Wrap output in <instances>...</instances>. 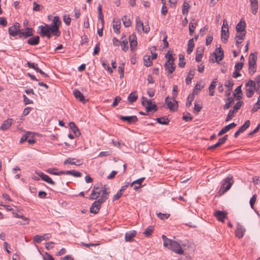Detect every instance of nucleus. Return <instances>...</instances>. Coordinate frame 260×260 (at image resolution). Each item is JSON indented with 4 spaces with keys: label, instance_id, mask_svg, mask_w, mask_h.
Segmentation results:
<instances>
[{
    "label": "nucleus",
    "instance_id": "nucleus-63",
    "mask_svg": "<svg viewBox=\"0 0 260 260\" xmlns=\"http://www.w3.org/2000/svg\"><path fill=\"white\" fill-rule=\"evenodd\" d=\"M249 73L253 75L256 71V66H249L248 67Z\"/></svg>",
    "mask_w": 260,
    "mask_h": 260
},
{
    "label": "nucleus",
    "instance_id": "nucleus-26",
    "mask_svg": "<svg viewBox=\"0 0 260 260\" xmlns=\"http://www.w3.org/2000/svg\"><path fill=\"white\" fill-rule=\"evenodd\" d=\"M136 29L138 32H141L142 28H143L144 24L139 17H137L136 18Z\"/></svg>",
    "mask_w": 260,
    "mask_h": 260
},
{
    "label": "nucleus",
    "instance_id": "nucleus-33",
    "mask_svg": "<svg viewBox=\"0 0 260 260\" xmlns=\"http://www.w3.org/2000/svg\"><path fill=\"white\" fill-rule=\"evenodd\" d=\"M180 245L182 249L183 250V254L185 251L188 250L191 246L190 243L188 241L181 242Z\"/></svg>",
    "mask_w": 260,
    "mask_h": 260
},
{
    "label": "nucleus",
    "instance_id": "nucleus-56",
    "mask_svg": "<svg viewBox=\"0 0 260 260\" xmlns=\"http://www.w3.org/2000/svg\"><path fill=\"white\" fill-rule=\"evenodd\" d=\"M151 101L148 100L146 98L142 97V104L146 107L149 105H151Z\"/></svg>",
    "mask_w": 260,
    "mask_h": 260
},
{
    "label": "nucleus",
    "instance_id": "nucleus-7",
    "mask_svg": "<svg viewBox=\"0 0 260 260\" xmlns=\"http://www.w3.org/2000/svg\"><path fill=\"white\" fill-rule=\"evenodd\" d=\"M213 54L215 56V60L214 61L213 59H212V62H218L219 61L221 60L223 58V52L221 50V47H219V48H217L215 50V51L213 53Z\"/></svg>",
    "mask_w": 260,
    "mask_h": 260
},
{
    "label": "nucleus",
    "instance_id": "nucleus-16",
    "mask_svg": "<svg viewBox=\"0 0 260 260\" xmlns=\"http://www.w3.org/2000/svg\"><path fill=\"white\" fill-rule=\"evenodd\" d=\"M38 175L43 180L46 181V182L53 185L55 184V182L53 181L50 177H49L48 175L44 174L43 173H38Z\"/></svg>",
    "mask_w": 260,
    "mask_h": 260
},
{
    "label": "nucleus",
    "instance_id": "nucleus-19",
    "mask_svg": "<svg viewBox=\"0 0 260 260\" xmlns=\"http://www.w3.org/2000/svg\"><path fill=\"white\" fill-rule=\"evenodd\" d=\"M229 36V27H226V29L221 28V40L224 43H226Z\"/></svg>",
    "mask_w": 260,
    "mask_h": 260
},
{
    "label": "nucleus",
    "instance_id": "nucleus-45",
    "mask_svg": "<svg viewBox=\"0 0 260 260\" xmlns=\"http://www.w3.org/2000/svg\"><path fill=\"white\" fill-rule=\"evenodd\" d=\"M32 134V133H31L30 132H27L25 134L23 135L22 136V137L20 140V143H23V142L27 141L28 138H29L30 136Z\"/></svg>",
    "mask_w": 260,
    "mask_h": 260
},
{
    "label": "nucleus",
    "instance_id": "nucleus-59",
    "mask_svg": "<svg viewBox=\"0 0 260 260\" xmlns=\"http://www.w3.org/2000/svg\"><path fill=\"white\" fill-rule=\"evenodd\" d=\"M42 238L43 237L41 235H36L33 238L34 242L40 243L43 241Z\"/></svg>",
    "mask_w": 260,
    "mask_h": 260
},
{
    "label": "nucleus",
    "instance_id": "nucleus-8",
    "mask_svg": "<svg viewBox=\"0 0 260 260\" xmlns=\"http://www.w3.org/2000/svg\"><path fill=\"white\" fill-rule=\"evenodd\" d=\"M130 48L132 51H134L137 46V37L135 34H133L129 37Z\"/></svg>",
    "mask_w": 260,
    "mask_h": 260
},
{
    "label": "nucleus",
    "instance_id": "nucleus-25",
    "mask_svg": "<svg viewBox=\"0 0 260 260\" xmlns=\"http://www.w3.org/2000/svg\"><path fill=\"white\" fill-rule=\"evenodd\" d=\"M257 59V56L254 53H251L249 55V61H248V66H256V61Z\"/></svg>",
    "mask_w": 260,
    "mask_h": 260
},
{
    "label": "nucleus",
    "instance_id": "nucleus-40",
    "mask_svg": "<svg viewBox=\"0 0 260 260\" xmlns=\"http://www.w3.org/2000/svg\"><path fill=\"white\" fill-rule=\"evenodd\" d=\"M125 190V186H122L121 189L117 192L113 198V201L118 200L122 196L123 191Z\"/></svg>",
    "mask_w": 260,
    "mask_h": 260
},
{
    "label": "nucleus",
    "instance_id": "nucleus-62",
    "mask_svg": "<svg viewBox=\"0 0 260 260\" xmlns=\"http://www.w3.org/2000/svg\"><path fill=\"white\" fill-rule=\"evenodd\" d=\"M255 84L257 85V89H256V92H259V90H260V75L257 76L255 79Z\"/></svg>",
    "mask_w": 260,
    "mask_h": 260
},
{
    "label": "nucleus",
    "instance_id": "nucleus-11",
    "mask_svg": "<svg viewBox=\"0 0 260 260\" xmlns=\"http://www.w3.org/2000/svg\"><path fill=\"white\" fill-rule=\"evenodd\" d=\"M174 102L175 104L173 103L171 101L169 100V97L167 96L165 99V102L169 109L174 112L177 110V102L176 100H174Z\"/></svg>",
    "mask_w": 260,
    "mask_h": 260
},
{
    "label": "nucleus",
    "instance_id": "nucleus-50",
    "mask_svg": "<svg viewBox=\"0 0 260 260\" xmlns=\"http://www.w3.org/2000/svg\"><path fill=\"white\" fill-rule=\"evenodd\" d=\"M124 64L122 63L121 65H120L118 68V71L120 74V78L121 79L124 77Z\"/></svg>",
    "mask_w": 260,
    "mask_h": 260
},
{
    "label": "nucleus",
    "instance_id": "nucleus-18",
    "mask_svg": "<svg viewBox=\"0 0 260 260\" xmlns=\"http://www.w3.org/2000/svg\"><path fill=\"white\" fill-rule=\"evenodd\" d=\"M13 119L11 118L8 119L7 120L4 121L2 123L0 129L3 131H6L8 129L13 123Z\"/></svg>",
    "mask_w": 260,
    "mask_h": 260
},
{
    "label": "nucleus",
    "instance_id": "nucleus-37",
    "mask_svg": "<svg viewBox=\"0 0 260 260\" xmlns=\"http://www.w3.org/2000/svg\"><path fill=\"white\" fill-rule=\"evenodd\" d=\"M138 98V96L137 94V92H133L131 93L129 96H128L127 100L128 101L131 103H133L135 102Z\"/></svg>",
    "mask_w": 260,
    "mask_h": 260
},
{
    "label": "nucleus",
    "instance_id": "nucleus-9",
    "mask_svg": "<svg viewBox=\"0 0 260 260\" xmlns=\"http://www.w3.org/2000/svg\"><path fill=\"white\" fill-rule=\"evenodd\" d=\"M245 232V228L240 224L238 223L237 224V228L235 231V235L237 237L240 239L242 238Z\"/></svg>",
    "mask_w": 260,
    "mask_h": 260
},
{
    "label": "nucleus",
    "instance_id": "nucleus-44",
    "mask_svg": "<svg viewBox=\"0 0 260 260\" xmlns=\"http://www.w3.org/2000/svg\"><path fill=\"white\" fill-rule=\"evenodd\" d=\"M122 20L124 25L125 27H129V26H131V21L129 18H127V17L126 16H124L122 18Z\"/></svg>",
    "mask_w": 260,
    "mask_h": 260
},
{
    "label": "nucleus",
    "instance_id": "nucleus-47",
    "mask_svg": "<svg viewBox=\"0 0 260 260\" xmlns=\"http://www.w3.org/2000/svg\"><path fill=\"white\" fill-rule=\"evenodd\" d=\"M197 26V23H192L190 22L189 24V34L190 35H192L193 32L194 31V29L196 28Z\"/></svg>",
    "mask_w": 260,
    "mask_h": 260
},
{
    "label": "nucleus",
    "instance_id": "nucleus-6",
    "mask_svg": "<svg viewBox=\"0 0 260 260\" xmlns=\"http://www.w3.org/2000/svg\"><path fill=\"white\" fill-rule=\"evenodd\" d=\"M19 36L20 38L24 37L25 38H27L29 37L33 36L32 29L31 28H26V30H24L23 29H20L19 32Z\"/></svg>",
    "mask_w": 260,
    "mask_h": 260
},
{
    "label": "nucleus",
    "instance_id": "nucleus-48",
    "mask_svg": "<svg viewBox=\"0 0 260 260\" xmlns=\"http://www.w3.org/2000/svg\"><path fill=\"white\" fill-rule=\"evenodd\" d=\"M27 65L29 68L33 69L37 72L39 70V68L38 67V64H37V63H32L29 61H28L27 62Z\"/></svg>",
    "mask_w": 260,
    "mask_h": 260
},
{
    "label": "nucleus",
    "instance_id": "nucleus-55",
    "mask_svg": "<svg viewBox=\"0 0 260 260\" xmlns=\"http://www.w3.org/2000/svg\"><path fill=\"white\" fill-rule=\"evenodd\" d=\"M113 28L114 29V32L118 34L120 32V23H115L113 25Z\"/></svg>",
    "mask_w": 260,
    "mask_h": 260
},
{
    "label": "nucleus",
    "instance_id": "nucleus-17",
    "mask_svg": "<svg viewBox=\"0 0 260 260\" xmlns=\"http://www.w3.org/2000/svg\"><path fill=\"white\" fill-rule=\"evenodd\" d=\"M144 180V178H141L140 179H138L134 181H133L131 184V186L133 187L134 186V189L135 190H137L138 188H140L142 187V183L143 182V180Z\"/></svg>",
    "mask_w": 260,
    "mask_h": 260
},
{
    "label": "nucleus",
    "instance_id": "nucleus-61",
    "mask_svg": "<svg viewBox=\"0 0 260 260\" xmlns=\"http://www.w3.org/2000/svg\"><path fill=\"white\" fill-rule=\"evenodd\" d=\"M102 65L103 67L106 69L109 73H112L113 72L112 69L109 67L108 63H107L106 61L102 62Z\"/></svg>",
    "mask_w": 260,
    "mask_h": 260
},
{
    "label": "nucleus",
    "instance_id": "nucleus-12",
    "mask_svg": "<svg viewBox=\"0 0 260 260\" xmlns=\"http://www.w3.org/2000/svg\"><path fill=\"white\" fill-rule=\"evenodd\" d=\"M119 118L123 120L126 121L129 124L135 123L138 121V118L136 116H119Z\"/></svg>",
    "mask_w": 260,
    "mask_h": 260
},
{
    "label": "nucleus",
    "instance_id": "nucleus-5",
    "mask_svg": "<svg viewBox=\"0 0 260 260\" xmlns=\"http://www.w3.org/2000/svg\"><path fill=\"white\" fill-rule=\"evenodd\" d=\"M20 31V25L18 23H16L15 25L9 28V34L13 37L19 34Z\"/></svg>",
    "mask_w": 260,
    "mask_h": 260
},
{
    "label": "nucleus",
    "instance_id": "nucleus-2",
    "mask_svg": "<svg viewBox=\"0 0 260 260\" xmlns=\"http://www.w3.org/2000/svg\"><path fill=\"white\" fill-rule=\"evenodd\" d=\"M162 239L164 241V246L174 251L178 254H183V250L180 244L174 240L168 238L166 236L162 235Z\"/></svg>",
    "mask_w": 260,
    "mask_h": 260
},
{
    "label": "nucleus",
    "instance_id": "nucleus-21",
    "mask_svg": "<svg viewBox=\"0 0 260 260\" xmlns=\"http://www.w3.org/2000/svg\"><path fill=\"white\" fill-rule=\"evenodd\" d=\"M69 125L76 137H79L80 135V131L74 122H70Z\"/></svg>",
    "mask_w": 260,
    "mask_h": 260
},
{
    "label": "nucleus",
    "instance_id": "nucleus-23",
    "mask_svg": "<svg viewBox=\"0 0 260 260\" xmlns=\"http://www.w3.org/2000/svg\"><path fill=\"white\" fill-rule=\"evenodd\" d=\"M40 42V37L38 36L31 37L27 40V43L32 46L38 45Z\"/></svg>",
    "mask_w": 260,
    "mask_h": 260
},
{
    "label": "nucleus",
    "instance_id": "nucleus-52",
    "mask_svg": "<svg viewBox=\"0 0 260 260\" xmlns=\"http://www.w3.org/2000/svg\"><path fill=\"white\" fill-rule=\"evenodd\" d=\"M234 85V82L232 80L226 81L225 82L224 85L228 88V91H231L232 89V87Z\"/></svg>",
    "mask_w": 260,
    "mask_h": 260
},
{
    "label": "nucleus",
    "instance_id": "nucleus-49",
    "mask_svg": "<svg viewBox=\"0 0 260 260\" xmlns=\"http://www.w3.org/2000/svg\"><path fill=\"white\" fill-rule=\"evenodd\" d=\"M237 125V124L234 123V122H232L231 123H230V124L224 126L223 128V129L224 130V131L225 132V133L228 132L229 131H230L231 129L235 127Z\"/></svg>",
    "mask_w": 260,
    "mask_h": 260
},
{
    "label": "nucleus",
    "instance_id": "nucleus-22",
    "mask_svg": "<svg viewBox=\"0 0 260 260\" xmlns=\"http://www.w3.org/2000/svg\"><path fill=\"white\" fill-rule=\"evenodd\" d=\"M252 13L255 14L258 10V1L257 0H249Z\"/></svg>",
    "mask_w": 260,
    "mask_h": 260
},
{
    "label": "nucleus",
    "instance_id": "nucleus-3",
    "mask_svg": "<svg viewBox=\"0 0 260 260\" xmlns=\"http://www.w3.org/2000/svg\"><path fill=\"white\" fill-rule=\"evenodd\" d=\"M233 183L234 180L233 176H228L222 181V185L219 191V193H220L221 194L224 193L226 191H227L231 188Z\"/></svg>",
    "mask_w": 260,
    "mask_h": 260
},
{
    "label": "nucleus",
    "instance_id": "nucleus-42",
    "mask_svg": "<svg viewBox=\"0 0 260 260\" xmlns=\"http://www.w3.org/2000/svg\"><path fill=\"white\" fill-rule=\"evenodd\" d=\"M153 231V226H149L147 227L145 230L144 232H143V234L146 237H149L151 235Z\"/></svg>",
    "mask_w": 260,
    "mask_h": 260
},
{
    "label": "nucleus",
    "instance_id": "nucleus-1",
    "mask_svg": "<svg viewBox=\"0 0 260 260\" xmlns=\"http://www.w3.org/2000/svg\"><path fill=\"white\" fill-rule=\"evenodd\" d=\"M59 17L57 16H54L52 22L50 24H45L39 26V29L40 30V34L41 37H47L48 39L51 37V34L56 37L60 36V32L59 30V27L60 24Z\"/></svg>",
    "mask_w": 260,
    "mask_h": 260
},
{
    "label": "nucleus",
    "instance_id": "nucleus-51",
    "mask_svg": "<svg viewBox=\"0 0 260 260\" xmlns=\"http://www.w3.org/2000/svg\"><path fill=\"white\" fill-rule=\"evenodd\" d=\"M120 44L122 48V50L124 52H126L128 49L127 41H122L120 43Z\"/></svg>",
    "mask_w": 260,
    "mask_h": 260
},
{
    "label": "nucleus",
    "instance_id": "nucleus-27",
    "mask_svg": "<svg viewBox=\"0 0 260 260\" xmlns=\"http://www.w3.org/2000/svg\"><path fill=\"white\" fill-rule=\"evenodd\" d=\"M194 72H195L194 69L193 70H190L189 71V72L188 73V75L186 78V84L187 85H189L191 83V80L192 79V78L194 77Z\"/></svg>",
    "mask_w": 260,
    "mask_h": 260
},
{
    "label": "nucleus",
    "instance_id": "nucleus-20",
    "mask_svg": "<svg viewBox=\"0 0 260 260\" xmlns=\"http://www.w3.org/2000/svg\"><path fill=\"white\" fill-rule=\"evenodd\" d=\"M246 24L245 21L241 20L236 25V30L238 32H246L245 31Z\"/></svg>",
    "mask_w": 260,
    "mask_h": 260
},
{
    "label": "nucleus",
    "instance_id": "nucleus-35",
    "mask_svg": "<svg viewBox=\"0 0 260 260\" xmlns=\"http://www.w3.org/2000/svg\"><path fill=\"white\" fill-rule=\"evenodd\" d=\"M144 65L147 67H149L152 66V59L151 58L150 56L149 55H145L143 58Z\"/></svg>",
    "mask_w": 260,
    "mask_h": 260
},
{
    "label": "nucleus",
    "instance_id": "nucleus-36",
    "mask_svg": "<svg viewBox=\"0 0 260 260\" xmlns=\"http://www.w3.org/2000/svg\"><path fill=\"white\" fill-rule=\"evenodd\" d=\"M245 34L246 32H240V34L236 36L235 38L237 39V44H241L242 42V41L244 39Z\"/></svg>",
    "mask_w": 260,
    "mask_h": 260
},
{
    "label": "nucleus",
    "instance_id": "nucleus-10",
    "mask_svg": "<svg viewBox=\"0 0 260 260\" xmlns=\"http://www.w3.org/2000/svg\"><path fill=\"white\" fill-rule=\"evenodd\" d=\"M214 216L218 221L223 222L224 219L227 217V213L226 212L217 210L214 212Z\"/></svg>",
    "mask_w": 260,
    "mask_h": 260
},
{
    "label": "nucleus",
    "instance_id": "nucleus-64",
    "mask_svg": "<svg viewBox=\"0 0 260 260\" xmlns=\"http://www.w3.org/2000/svg\"><path fill=\"white\" fill-rule=\"evenodd\" d=\"M260 109V103L257 102L254 105L251 111L252 113L256 112L258 109Z\"/></svg>",
    "mask_w": 260,
    "mask_h": 260
},
{
    "label": "nucleus",
    "instance_id": "nucleus-58",
    "mask_svg": "<svg viewBox=\"0 0 260 260\" xmlns=\"http://www.w3.org/2000/svg\"><path fill=\"white\" fill-rule=\"evenodd\" d=\"M165 57L167 59V62H172L175 61V58L172 56V54H170L169 52L166 54Z\"/></svg>",
    "mask_w": 260,
    "mask_h": 260
},
{
    "label": "nucleus",
    "instance_id": "nucleus-31",
    "mask_svg": "<svg viewBox=\"0 0 260 260\" xmlns=\"http://www.w3.org/2000/svg\"><path fill=\"white\" fill-rule=\"evenodd\" d=\"M217 82V79H214L209 87V95L211 96L214 95V89L215 88L216 83Z\"/></svg>",
    "mask_w": 260,
    "mask_h": 260
},
{
    "label": "nucleus",
    "instance_id": "nucleus-24",
    "mask_svg": "<svg viewBox=\"0 0 260 260\" xmlns=\"http://www.w3.org/2000/svg\"><path fill=\"white\" fill-rule=\"evenodd\" d=\"M75 158H68L67 159H66L64 161V164L66 165L68 164H71V165H75L77 166H80L82 164V162L81 160H77L76 161H74L73 160H75Z\"/></svg>",
    "mask_w": 260,
    "mask_h": 260
},
{
    "label": "nucleus",
    "instance_id": "nucleus-4",
    "mask_svg": "<svg viewBox=\"0 0 260 260\" xmlns=\"http://www.w3.org/2000/svg\"><path fill=\"white\" fill-rule=\"evenodd\" d=\"M103 190V186L101 184H95L93 187V189L89 197V199L91 200L97 199Z\"/></svg>",
    "mask_w": 260,
    "mask_h": 260
},
{
    "label": "nucleus",
    "instance_id": "nucleus-14",
    "mask_svg": "<svg viewBox=\"0 0 260 260\" xmlns=\"http://www.w3.org/2000/svg\"><path fill=\"white\" fill-rule=\"evenodd\" d=\"M137 232L136 231H131L125 233V240L126 242H132L136 237Z\"/></svg>",
    "mask_w": 260,
    "mask_h": 260
},
{
    "label": "nucleus",
    "instance_id": "nucleus-53",
    "mask_svg": "<svg viewBox=\"0 0 260 260\" xmlns=\"http://www.w3.org/2000/svg\"><path fill=\"white\" fill-rule=\"evenodd\" d=\"M255 85H256L255 81L252 80H249L246 83V87H252L253 88H255Z\"/></svg>",
    "mask_w": 260,
    "mask_h": 260
},
{
    "label": "nucleus",
    "instance_id": "nucleus-60",
    "mask_svg": "<svg viewBox=\"0 0 260 260\" xmlns=\"http://www.w3.org/2000/svg\"><path fill=\"white\" fill-rule=\"evenodd\" d=\"M228 135H225L223 137L220 138L217 142L219 146L223 144L228 139Z\"/></svg>",
    "mask_w": 260,
    "mask_h": 260
},
{
    "label": "nucleus",
    "instance_id": "nucleus-41",
    "mask_svg": "<svg viewBox=\"0 0 260 260\" xmlns=\"http://www.w3.org/2000/svg\"><path fill=\"white\" fill-rule=\"evenodd\" d=\"M250 122L249 120H246L245 123L239 128V130L243 133L244 132L247 128H248L250 125Z\"/></svg>",
    "mask_w": 260,
    "mask_h": 260
},
{
    "label": "nucleus",
    "instance_id": "nucleus-32",
    "mask_svg": "<svg viewBox=\"0 0 260 260\" xmlns=\"http://www.w3.org/2000/svg\"><path fill=\"white\" fill-rule=\"evenodd\" d=\"M194 46L193 39H190L188 42L187 53L188 54H190L193 51Z\"/></svg>",
    "mask_w": 260,
    "mask_h": 260
},
{
    "label": "nucleus",
    "instance_id": "nucleus-57",
    "mask_svg": "<svg viewBox=\"0 0 260 260\" xmlns=\"http://www.w3.org/2000/svg\"><path fill=\"white\" fill-rule=\"evenodd\" d=\"M257 196L255 194H253L252 198L250 200V205L251 207V208H253L254 205L256 202Z\"/></svg>",
    "mask_w": 260,
    "mask_h": 260
},
{
    "label": "nucleus",
    "instance_id": "nucleus-54",
    "mask_svg": "<svg viewBox=\"0 0 260 260\" xmlns=\"http://www.w3.org/2000/svg\"><path fill=\"white\" fill-rule=\"evenodd\" d=\"M34 8L33 10L35 11H40L43 8V6H41L36 3V2L33 3Z\"/></svg>",
    "mask_w": 260,
    "mask_h": 260
},
{
    "label": "nucleus",
    "instance_id": "nucleus-30",
    "mask_svg": "<svg viewBox=\"0 0 260 260\" xmlns=\"http://www.w3.org/2000/svg\"><path fill=\"white\" fill-rule=\"evenodd\" d=\"M100 208L101 207L97 204L96 202H94L90 208V212L91 213L96 214L99 212Z\"/></svg>",
    "mask_w": 260,
    "mask_h": 260
},
{
    "label": "nucleus",
    "instance_id": "nucleus-46",
    "mask_svg": "<svg viewBox=\"0 0 260 260\" xmlns=\"http://www.w3.org/2000/svg\"><path fill=\"white\" fill-rule=\"evenodd\" d=\"M146 109L147 112L151 111L152 110L156 111L157 110L156 105L155 104H152V103H151V105L146 106Z\"/></svg>",
    "mask_w": 260,
    "mask_h": 260
},
{
    "label": "nucleus",
    "instance_id": "nucleus-34",
    "mask_svg": "<svg viewBox=\"0 0 260 260\" xmlns=\"http://www.w3.org/2000/svg\"><path fill=\"white\" fill-rule=\"evenodd\" d=\"M156 120L158 123L162 125H167L170 122V120L169 119V118L166 116L162 117L160 118H157L156 119Z\"/></svg>",
    "mask_w": 260,
    "mask_h": 260
},
{
    "label": "nucleus",
    "instance_id": "nucleus-38",
    "mask_svg": "<svg viewBox=\"0 0 260 260\" xmlns=\"http://www.w3.org/2000/svg\"><path fill=\"white\" fill-rule=\"evenodd\" d=\"M189 5L188 2L184 1L182 6V14L187 15L189 9Z\"/></svg>",
    "mask_w": 260,
    "mask_h": 260
},
{
    "label": "nucleus",
    "instance_id": "nucleus-39",
    "mask_svg": "<svg viewBox=\"0 0 260 260\" xmlns=\"http://www.w3.org/2000/svg\"><path fill=\"white\" fill-rule=\"evenodd\" d=\"M255 91V88L252 87H247L245 90V93L246 96L250 98H251Z\"/></svg>",
    "mask_w": 260,
    "mask_h": 260
},
{
    "label": "nucleus",
    "instance_id": "nucleus-43",
    "mask_svg": "<svg viewBox=\"0 0 260 260\" xmlns=\"http://www.w3.org/2000/svg\"><path fill=\"white\" fill-rule=\"evenodd\" d=\"M236 113V111H235V110L231 109L229 111L228 115H227V117L225 119V121L228 122V121L231 120L235 116V114Z\"/></svg>",
    "mask_w": 260,
    "mask_h": 260
},
{
    "label": "nucleus",
    "instance_id": "nucleus-13",
    "mask_svg": "<svg viewBox=\"0 0 260 260\" xmlns=\"http://www.w3.org/2000/svg\"><path fill=\"white\" fill-rule=\"evenodd\" d=\"M164 67L166 71L169 74H172L176 68V67L174 65V61L166 62L164 65Z\"/></svg>",
    "mask_w": 260,
    "mask_h": 260
},
{
    "label": "nucleus",
    "instance_id": "nucleus-28",
    "mask_svg": "<svg viewBox=\"0 0 260 260\" xmlns=\"http://www.w3.org/2000/svg\"><path fill=\"white\" fill-rule=\"evenodd\" d=\"M195 94H197L198 92H196V89H194L193 93L192 94H190L187 97V102L186 103V107H189L191 105V102L194 99Z\"/></svg>",
    "mask_w": 260,
    "mask_h": 260
},
{
    "label": "nucleus",
    "instance_id": "nucleus-15",
    "mask_svg": "<svg viewBox=\"0 0 260 260\" xmlns=\"http://www.w3.org/2000/svg\"><path fill=\"white\" fill-rule=\"evenodd\" d=\"M73 93L75 97L77 99L79 100L81 102L84 104L86 102V100L85 99L84 96L78 89H74L73 91Z\"/></svg>",
    "mask_w": 260,
    "mask_h": 260
},
{
    "label": "nucleus",
    "instance_id": "nucleus-29",
    "mask_svg": "<svg viewBox=\"0 0 260 260\" xmlns=\"http://www.w3.org/2000/svg\"><path fill=\"white\" fill-rule=\"evenodd\" d=\"M241 87L242 85L237 87L235 90V93H234V95L236 96L237 100H240L242 98V91Z\"/></svg>",
    "mask_w": 260,
    "mask_h": 260
}]
</instances>
